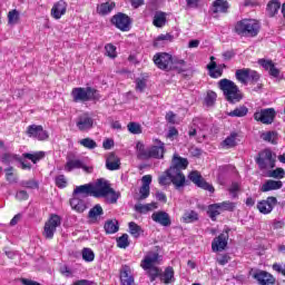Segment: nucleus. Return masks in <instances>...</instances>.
I'll list each match as a JSON object with an SVG mask.
<instances>
[{"mask_svg":"<svg viewBox=\"0 0 285 285\" xmlns=\"http://www.w3.org/2000/svg\"><path fill=\"white\" fill-rule=\"evenodd\" d=\"M161 264V255H159V248L147 252L144 259L140 262V267L146 272L150 282H155L157 277H160L161 269L157 265Z\"/></svg>","mask_w":285,"mask_h":285,"instance_id":"1","label":"nucleus"},{"mask_svg":"<svg viewBox=\"0 0 285 285\" xmlns=\"http://www.w3.org/2000/svg\"><path fill=\"white\" fill-rule=\"evenodd\" d=\"M73 104H86V101H99L101 96L99 91L92 87H76L71 90Z\"/></svg>","mask_w":285,"mask_h":285,"instance_id":"2","label":"nucleus"},{"mask_svg":"<svg viewBox=\"0 0 285 285\" xmlns=\"http://www.w3.org/2000/svg\"><path fill=\"white\" fill-rule=\"evenodd\" d=\"M218 88L223 91L225 99L229 101V104H238V101H242V91H239V87L232 80L226 78L220 79L218 81Z\"/></svg>","mask_w":285,"mask_h":285,"instance_id":"3","label":"nucleus"},{"mask_svg":"<svg viewBox=\"0 0 285 285\" xmlns=\"http://www.w3.org/2000/svg\"><path fill=\"white\" fill-rule=\"evenodd\" d=\"M235 32L239 37H257L259 22L255 19H243L235 24Z\"/></svg>","mask_w":285,"mask_h":285,"instance_id":"4","label":"nucleus"},{"mask_svg":"<svg viewBox=\"0 0 285 285\" xmlns=\"http://www.w3.org/2000/svg\"><path fill=\"white\" fill-rule=\"evenodd\" d=\"M59 226H61V216L57 214H51L49 219L45 224L42 233L43 237H46V239H52Z\"/></svg>","mask_w":285,"mask_h":285,"instance_id":"5","label":"nucleus"},{"mask_svg":"<svg viewBox=\"0 0 285 285\" xmlns=\"http://www.w3.org/2000/svg\"><path fill=\"white\" fill-rule=\"evenodd\" d=\"M256 164L261 170H271V168H275V158L273 157V151L269 149L261 151L258 158H256Z\"/></svg>","mask_w":285,"mask_h":285,"instance_id":"6","label":"nucleus"},{"mask_svg":"<svg viewBox=\"0 0 285 285\" xmlns=\"http://www.w3.org/2000/svg\"><path fill=\"white\" fill-rule=\"evenodd\" d=\"M153 60L159 70H173V55L168 52H158L154 56Z\"/></svg>","mask_w":285,"mask_h":285,"instance_id":"7","label":"nucleus"},{"mask_svg":"<svg viewBox=\"0 0 285 285\" xmlns=\"http://www.w3.org/2000/svg\"><path fill=\"white\" fill-rule=\"evenodd\" d=\"M76 127L78 130H80V132H88L95 128V118H92L90 114L85 112L77 117Z\"/></svg>","mask_w":285,"mask_h":285,"instance_id":"8","label":"nucleus"},{"mask_svg":"<svg viewBox=\"0 0 285 285\" xmlns=\"http://www.w3.org/2000/svg\"><path fill=\"white\" fill-rule=\"evenodd\" d=\"M275 116L276 112L274 108L261 109L254 112L255 121H261V124H265L266 126L275 121Z\"/></svg>","mask_w":285,"mask_h":285,"instance_id":"9","label":"nucleus"},{"mask_svg":"<svg viewBox=\"0 0 285 285\" xmlns=\"http://www.w3.org/2000/svg\"><path fill=\"white\" fill-rule=\"evenodd\" d=\"M188 179L195 184L198 188H202L203 190H208V193H215V187L213 185L208 184L206 179L199 174V171H191L188 175Z\"/></svg>","mask_w":285,"mask_h":285,"instance_id":"10","label":"nucleus"},{"mask_svg":"<svg viewBox=\"0 0 285 285\" xmlns=\"http://www.w3.org/2000/svg\"><path fill=\"white\" fill-rule=\"evenodd\" d=\"M94 197H108L110 193V183L104 178H99L95 184H92Z\"/></svg>","mask_w":285,"mask_h":285,"instance_id":"11","label":"nucleus"},{"mask_svg":"<svg viewBox=\"0 0 285 285\" xmlns=\"http://www.w3.org/2000/svg\"><path fill=\"white\" fill-rule=\"evenodd\" d=\"M27 135L32 139H38V141H46L49 137L48 131H46L41 125H31L27 127Z\"/></svg>","mask_w":285,"mask_h":285,"instance_id":"12","label":"nucleus"},{"mask_svg":"<svg viewBox=\"0 0 285 285\" xmlns=\"http://www.w3.org/2000/svg\"><path fill=\"white\" fill-rule=\"evenodd\" d=\"M111 23L121 30L128 32L130 30V18L126 13H117L111 18Z\"/></svg>","mask_w":285,"mask_h":285,"instance_id":"13","label":"nucleus"},{"mask_svg":"<svg viewBox=\"0 0 285 285\" xmlns=\"http://www.w3.org/2000/svg\"><path fill=\"white\" fill-rule=\"evenodd\" d=\"M228 232H224L219 236L215 237L212 242V250L214 253L226 250V246H228Z\"/></svg>","mask_w":285,"mask_h":285,"instance_id":"14","label":"nucleus"},{"mask_svg":"<svg viewBox=\"0 0 285 285\" xmlns=\"http://www.w3.org/2000/svg\"><path fill=\"white\" fill-rule=\"evenodd\" d=\"M120 285H135V276L132 275V268L128 265H122L119 269Z\"/></svg>","mask_w":285,"mask_h":285,"instance_id":"15","label":"nucleus"},{"mask_svg":"<svg viewBox=\"0 0 285 285\" xmlns=\"http://www.w3.org/2000/svg\"><path fill=\"white\" fill-rule=\"evenodd\" d=\"M275 206H277V198L269 196L267 199L258 202L257 209L263 215H269V213H273V208H275Z\"/></svg>","mask_w":285,"mask_h":285,"instance_id":"16","label":"nucleus"},{"mask_svg":"<svg viewBox=\"0 0 285 285\" xmlns=\"http://www.w3.org/2000/svg\"><path fill=\"white\" fill-rule=\"evenodd\" d=\"M169 175L171 177V184L175 186L176 190L186 186V176L184 173L177 171L176 168H169Z\"/></svg>","mask_w":285,"mask_h":285,"instance_id":"17","label":"nucleus"},{"mask_svg":"<svg viewBox=\"0 0 285 285\" xmlns=\"http://www.w3.org/2000/svg\"><path fill=\"white\" fill-rule=\"evenodd\" d=\"M141 183L142 185L139 188V199L140 202H144V199H148V197H150V184H153V176H142Z\"/></svg>","mask_w":285,"mask_h":285,"instance_id":"18","label":"nucleus"},{"mask_svg":"<svg viewBox=\"0 0 285 285\" xmlns=\"http://www.w3.org/2000/svg\"><path fill=\"white\" fill-rule=\"evenodd\" d=\"M253 278L257 279L259 285L275 284V276H273V274L265 272V271H258V272L254 273Z\"/></svg>","mask_w":285,"mask_h":285,"instance_id":"19","label":"nucleus"},{"mask_svg":"<svg viewBox=\"0 0 285 285\" xmlns=\"http://www.w3.org/2000/svg\"><path fill=\"white\" fill-rule=\"evenodd\" d=\"M257 63L268 72L269 77H274L275 79L279 77V69L275 67V62H273V60L262 58L258 59Z\"/></svg>","mask_w":285,"mask_h":285,"instance_id":"20","label":"nucleus"},{"mask_svg":"<svg viewBox=\"0 0 285 285\" xmlns=\"http://www.w3.org/2000/svg\"><path fill=\"white\" fill-rule=\"evenodd\" d=\"M79 168H82L85 173H92V167H88L83 165V161H81L80 159L68 160L65 165L66 173H72V170L79 169Z\"/></svg>","mask_w":285,"mask_h":285,"instance_id":"21","label":"nucleus"},{"mask_svg":"<svg viewBox=\"0 0 285 285\" xmlns=\"http://www.w3.org/2000/svg\"><path fill=\"white\" fill-rule=\"evenodd\" d=\"M153 222L160 224V226L168 227L171 224L170 215L164 210L156 212L151 215Z\"/></svg>","mask_w":285,"mask_h":285,"instance_id":"22","label":"nucleus"},{"mask_svg":"<svg viewBox=\"0 0 285 285\" xmlns=\"http://www.w3.org/2000/svg\"><path fill=\"white\" fill-rule=\"evenodd\" d=\"M73 195L81 197L82 199H86V197H94L92 184L77 186L73 189Z\"/></svg>","mask_w":285,"mask_h":285,"instance_id":"23","label":"nucleus"},{"mask_svg":"<svg viewBox=\"0 0 285 285\" xmlns=\"http://www.w3.org/2000/svg\"><path fill=\"white\" fill-rule=\"evenodd\" d=\"M67 10L68 3H66V1L63 0H60L53 4L51 9V17H53V19H60L61 17H63V14H66Z\"/></svg>","mask_w":285,"mask_h":285,"instance_id":"24","label":"nucleus"},{"mask_svg":"<svg viewBox=\"0 0 285 285\" xmlns=\"http://www.w3.org/2000/svg\"><path fill=\"white\" fill-rule=\"evenodd\" d=\"M228 8L230 6L228 4V1L226 0H215L212 6V12L215 14L214 17H217L219 13H226L228 12Z\"/></svg>","mask_w":285,"mask_h":285,"instance_id":"25","label":"nucleus"},{"mask_svg":"<svg viewBox=\"0 0 285 285\" xmlns=\"http://www.w3.org/2000/svg\"><path fill=\"white\" fill-rule=\"evenodd\" d=\"M169 168H175L176 171L186 170L188 168V159L180 157L178 154H174L171 166Z\"/></svg>","mask_w":285,"mask_h":285,"instance_id":"26","label":"nucleus"},{"mask_svg":"<svg viewBox=\"0 0 285 285\" xmlns=\"http://www.w3.org/2000/svg\"><path fill=\"white\" fill-rule=\"evenodd\" d=\"M107 170H119L121 168V159L114 153L109 154L106 159Z\"/></svg>","mask_w":285,"mask_h":285,"instance_id":"27","label":"nucleus"},{"mask_svg":"<svg viewBox=\"0 0 285 285\" xmlns=\"http://www.w3.org/2000/svg\"><path fill=\"white\" fill-rule=\"evenodd\" d=\"M284 186L282 180H273L268 179L265 184L262 185L261 191L262 193H271V190H279Z\"/></svg>","mask_w":285,"mask_h":285,"instance_id":"28","label":"nucleus"},{"mask_svg":"<svg viewBox=\"0 0 285 285\" xmlns=\"http://www.w3.org/2000/svg\"><path fill=\"white\" fill-rule=\"evenodd\" d=\"M210 63L207 65V69L209 70V76L212 79H219L222 75H224V71L222 70V67L217 66V62H215V57H210Z\"/></svg>","mask_w":285,"mask_h":285,"instance_id":"29","label":"nucleus"},{"mask_svg":"<svg viewBox=\"0 0 285 285\" xmlns=\"http://www.w3.org/2000/svg\"><path fill=\"white\" fill-rule=\"evenodd\" d=\"M70 206L72 210H76V213H83V210L87 208L86 200L76 195H73V197L70 199Z\"/></svg>","mask_w":285,"mask_h":285,"instance_id":"30","label":"nucleus"},{"mask_svg":"<svg viewBox=\"0 0 285 285\" xmlns=\"http://www.w3.org/2000/svg\"><path fill=\"white\" fill-rule=\"evenodd\" d=\"M149 159H164V142L149 147Z\"/></svg>","mask_w":285,"mask_h":285,"instance_id":"31","label":"nucleus"},{"mask_svg":"<svg viewBox=\"0 0 285 285\" xmlns=\"http://www.w3.org/2000/svg\"><path fill=\"white\" fill-rule=\"evenodd\" d=\"M115 7L116 4L112 1L104 2L97 7V12L101 17H106V14H110L115 10Z\"/></svg>","mask_w":285,"mask_h":285,"instance_id":"32","label":"nucleus"},{"mask_svg":"<svg viewBox=\"0 0 285 285\" xmlns=\"http://www.w3.org/2000/svg\"><path fill=\"white\" fill-rule=\"evenodd\" d=\"M150 148H146L144 142L138 141L136 144V155L138 159H149Z\"/></svg>","mask_w":285,"mask_h":285,"instance_id":"33","label":"nucleus"},{"mask_svg":"<svg viewBox=\"0 0 285 285\" xmlns=\"http://www.w3.org/2000/svg\"><path fill=\"white\" fill-rule=\"evenodd\" d=\"M237 137H239V135L233 131L229 136L225 138V140H223L220 146L223 148H235V146H237Z\"/></svg>","mask_w":285,"mask_h":285,"instance_id":"34","label":"nucleus"},{"mask_svg":"<svg viewBox=\"0 0 285 285\" xmlns=\"http://www.w3.org/2000/svg\"><path fill=\"white\" fill-rule=\"evenodd\" d=\"M159 277L160 282L164 284H171V282H175V269H173V267H167L163 274L160 272Z\"/></svg>","mask_w":285,"mask_h":285,"instance_id":"35","label":"nucleus"},{"mask_svg":"<svg viewBox=\"0 0 285 285\" xmlns=\"http://www.w3.org/2000/svg\"><path fill=\"white\" fill-rule=\"evenodd\" d=\"M157 208V203H149V204H136L135 212L146 215V213H150V210H155Z\"/></svg>","mask_w":285,"mask_h":285,"instance_id":"36","label":"nucleus"},{"mask_svg":"<svg viewBox=\"0 0 285 285\" xmlns=\"http://www.w3.org/2000/svg\"><path fill=\"white\" fill-rule=\"evenodd\" d=\"M207 215L210 217L212 222H216L218 215H222V209L219 207V203L213 204L208 206Z\"/></svg>","mask_w":285,"mask_h":285,"instance_id":"37","label":"nucleus"},{"mask_svg":"<svg viewBox=\"0 0 285 285\" xmlns=\"http://www.w3.org/2000/svg\"><path fill=\"white\" fill-rule=\"evenodd\" d=\"M105 230H106L107 235H115V233H118L119 232V223L117 222V219L107 220L105 223Z\"/></svg>","mask_w":285,"mask_h":285,"instance_id":"38","label":"nucleus"},{"mask_svg":"<svg viewBox=\"0 0 285 285\" xmlns=\"http://www.w3.org/2000/svg\"><path fill=\"white\" fill-rule=\"evenodd\" d=\"M101 215H104V208L99 204L95 205L88 213L89 219L94 222H97Z\"/></svg>","mask_w":285,"mask_h":285,"instance_id":"39","label":"nucleus"},{"mask_svg":"<svg viewBox=\"0 0 285 285\" xmlns=\"http://www.w3.org/2000/svg\"><path fill=\"white\" fill-rule=\"evenodd\" d=\"M23 159H30V161H32V164H37L38 161H41V159H43V157H46V153L43 151H36L33 154L30 153H24L22 154Z\"/></svg>","mask_w":285,"mask_h":285,"instance_id":"40","label":"nucleus"},{"mask_svg":"<svg viewBox=\"0 0 285 285\" xmlns=\"http://www.w3.org/2000/svg\"><path fill=\"white\" fill-rule=\"evenodd\" d=\"M279 8H282V3L278 0H272L267 4V13L269 17H275L277 12H279Z\"/></svg>","mask_w":285,"mask_h":285,"instance_id":"41","label":"nucleus"},{"mask_svg":"<svg viewBox=\"0 0 285 285\" xmlns=\"http://www.w3.org/2000/svg\"><path fill=\"white\" fill-rule=\"evenodd\" d=\"M248 68L238 69L235 73L237 81H239L244 86H248Z\"/></svg>","mask_w":285,"mask_h":285,"instance_id":"42","label":"nucleus"},{"mask_svg":"<svg viewBox=\"0 0 285 285\" xmlns=\"http://www.w3.org/2000/svg\"><path fill=\"white\" fill-rule=\"evenodd\" d=\"M129 233L131 236L135 237V239H139V237H141V235H144V229L141 228V226L137 225V223L130 222L129 223Z\"/></svg>","mask_w":285,"mask_h":285,"instance_id":"43","label":"nucleus"},{"mask_svg":"<svg viewBox=\"0 0 285 285\" xmlns=\"http://www.w3.org/2000/svg\"><path fill=\"white\" fill-rule=\"evenodd\" d=\"M153 24L156 28H164L166 26V13L164 12H157L154 16Z\"/></svg>","mask_w":285,"mask_h":285,"instance_id":"44","label":"nucleus"},{"mask_svg":"<svg viewBox=\"0 0 285 285\" xmlns=\"http://www.w3.org/2000/svg\"><path fill=\"white\" fill-rule=\"evenodd\" d=\"M227 115L228 117H246L248 115V108L246 106H239L229 111Z\"/></svg>","mask_w":285,"mask_h":285,"instance_id":"45","label":"nucleus"},{"mask_svg":"<svg viewBox=\"0 0 285 285\" xmlns=\"http://www.w3.org/2000/svg\"><path fill=\"white\" fill-rule=\"evenodd\" d=\"M197 219H199V214L195 210H188L183 216L185 224H193V222H197Z\"/></svg>","mask_w":285,"mask_h":285,"instance_id":"46","label":"nucleus"},{"mask_svg":"<svg viewBox=\"0 0 285 285\" xmlns=\"http://www.w3.org/2000/svg\"><path fill=\"white\" fill-rule=\"evenodd\" d=\"M158 183L160 186H170V184H173V177H170V169H167L165 174L159 176Z\"/></svg>","mask_w":285,"mask_h":285,"instance_id":"47","label":"nucleus"},{"mask_svg":"<svg viewBox=\"0 0 285 285\" xmlns=\"http://www.w3.org/2000/svg\"><path fill=\"white\" fill-rule=\"evenodd\" d=\"M267 176H268V177H272L273 179H284V177H285V170H284V168L278 167V168H276V169H274V170H269V171L267 173Z\"/></svg>","mask_w":285,"mask_h":285,"instance_id":"48","label":"nucleus"},{"mask_svg":"<svg viewBox=\"0 0 285 285\" xmlns=\"http://www.w3.org/2000/svg\"><path fill=\"white\" fill-rule=\"evenodd\" d=\"M80 146H83V148H88V150H95L97 148V141H95L92 138H85L79 140Z\"/></svg>","mask_w":285,"mask_h":285,"instance_id":"49","label":"nucleus"},{"mask_svg":"<svg viewBox=\"0 0 285 285\" xmlns=\"http://www.w3.org/2000/svg\"><path fill=\"white\" fill-rule=\"evenodd\" d=\"M81 255L85 262H95V252L92 249L85 247Z\"/></svg>","mask_w":285,"mask_h":285,"instance_id":"50","label":"nucleus"},{"mask_svg":"<svg viewBox=\"0 0 285 285\" xmlns=\"http://www.w3.org/2000/svg\"><path fill=\"white\" fill-rule=\"evenodd\" d=\"M218 206L220 208V212L224 213V210H228L229 213H233L235 210V203L226 200L223 203H218Z\"/></svg>","mask_w":285,"mask_h":285,"instance_id":"51","label":"nucleus"},{"mask_svg":"<svg viewBox=\"0 0 285 285\" xmlns=\"http://www.w3.org/2000/svg\"><path fill=\"white\" fill-rule=\"evenodd\" d=\"M264 141H268L269 144H273L274 146L277 144V134L274 131H268L262 135Z\"/></svg>","mask_w":285,"mask_h":285,"instance_id":"52","label":"nucleus"},{"mask_svg":"<svg viewBox=\"0 0 285 285\" xmlns=\"http://www.w3.org/2000/svg\"><path fill=\"white\" fill-rule=\"evenodd\" d=\"M106 55L110 59H117V47H115L112 43H108L105 46Z\"/></svg>","mask_w":285,"mask_h":285,"instance_id":"53","label":"nucleus"},{"mask_svg":"<svg viewBox=\"0 0 285 285\" xmlns=\"http://www.w3.org/2000/svg\"><path fill=\"white\" fill-rule=\"evenodd\" d=\"M215 101H217V94L215 91L207 92L205 97V104L207 107L215 106Z\"/></svg>","mask_w":285,"mask_h":285,"instance_id":"54","label":"nucleus"},{"mask_svg":"<svg viewBox=\"0 0 285 285\" xmlns=\"http://www.w3.org/2000/svg\"><path fill=\"white\" fill-rule=\"evenodd\" d=\"M127 128L131 135H141V125L138 122H129Z\"/></svg>","mask_w":285,"mask_h":285,"instance_id":"55","label":"nucleus"},{"mask_svg":"<svg viewBox=\"0 0 285 285\" xmlns=\"http://www.w3.org/2000/svg\"><path fill=\"white\" fill-rule=\"evenodd\" d=\"M117 246L118 248H128V246H130V243L128 242V234H124L117 238Z\"/></svg>","mask_w":285,"mask_h":285,"instance_id":"56","label":"nucleus"},{"mask_svg":"<svg viewBox=\"0 0 285 285\" xmlns=\"http://www.w3.org/2000/svg\"><path fill=\"white\" fill-rule=\"evenodd\" d=\"M14 160H17V155L8 154V153L3 154L0 159V161L6 166H9V164H12V161Z\"/></svg>","mask_w":285,"mask_h":285,"instance_id":"57","label":"nucleus"},{"mask_svg":"<svg viewBox=\"0 0 285 285\" xmlns=\"http://www.w3.org/2000/svg\"><path fill=\"white\" fill-rule=\"evenodd\" d=\"M8 21L10 26H14V23L19 21V11H17V9L9 11Z\"/></svg>","mask_w":285,"mask_h":285,"instance_id":"58","label":"nucleus"},{"mask_svg":"<svg viewBox=\"0 0 285 285\" xmlns=\"http://www.w3.org/2000/svg\"><path fill=\"white\" fill-rule=\"evenodd\" d=\"M257 83L259 81V73L255 70L248 69L247 82Z\"/></svg>","mask_w":285,"mask_h":285,"instance_id":"59","label":"nucleus"},{"mask_svg":"<svg viewBox=\"0 0 285 285\" xmlns=\"http://www.w3.org/2000/svg\"><path fill=\"white\" fill-rule=\"evenodd\" d=\"M216 262H217V264H219V266H226V264H228V262H230V255H228V254H219L216 257Z\"/></svg>","mask_w":285,"mask_h":285,"instance_id":"60","label":"nucleus"},{"mask_svg":"<svg viewBox=\"0 0 285 285\" xmlns=\"http://www.w3.org/2000/svg\"><path fill=\"white\" fill-rule=\"evenodd\" d=\"M21 186L23 188H30L31 190H35L37 188H39V183L35 179H31V180H23L21 183Z\"/></svg>","mask_w":285,"mask_h":285,"instance_id":"61","label":"nucleus"},{"mask_svg":"<svg viewBox=\"0 0 285 285\" xmlns=\"http://www.w3.org/2000/svg\"><path fill=\"white\" fill-rule=\"evenodd\" d=\"M56 186L58 188H66L68 186V180L66 179V176L59 175L56 177Z\"/></svg>","mask_w":285,"mask_h":285,"instance_id":"62","label":"nucleus"},{"mask_svg":"<svg viewBox=\"0 0 285 285\" xmlns=\"http://www.w3.org/2000/svg\"><path fill=\"white\" fill-rule=\"evenodd\" d=\"M135 83H136V90L138 92H142L144 90H146V79L138 78L136 79Z\"/></svg>","mask_w":285,"mask_h":285,"instance_id":"63","label":"nucleus"},{"mask_svg":"<svg viewBox=\"0 0 285 285\" xmlns=\"http://www.w3.org/2000/svg\"><path fill=\"white\" fill-rule=\"evenodd\" d=\"M273 271H275L276 273H279L281 275H284L285 277V263H274L272 266Z\"/></svg>","mask_w":285,"mask_h":285,"instance_id":"64","label":"nucleus"}]
</instances>
